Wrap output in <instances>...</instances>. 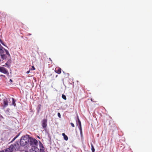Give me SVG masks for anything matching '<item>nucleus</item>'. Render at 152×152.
<instances>
[{
	"mask_svg": "<svg viewBox=\"0 0 152 152\" xmlns=\"http://www.w3.org/2000/svg\"><path fill=\"white\" fill-rule=\"evenodd\" d=\"M55 72L58 74H60L61 73V69L60 67H56L55 70Z\"/></svg>",
	"mask_w": 152,
	"mask_h": 152,
	"instance_id": "nucleus-7",
	"label": "nucleus"
},
{
	"mask_svg": "<svg viewBox=\"0 0 152 152\" xmlns=\"http://www.w3.org/2000/svg\"><path fill=\"white\" fill-rule=\"evenodd\" d=\"M62 97L63 99L64 100H66V96L64 94H62Z\"/></svg>",
	"mask_w": 152,
	"mask_h": 152,
	"instance_id": "nucleus-17",
	"label": "nucleus"
},
{
	"mask_svg": "<svg viewBox=\"0 0 152 152\" xmlns=\"http://www.w3.org/2000/svg\"><path fill=\"white\" fill-rule=\"evenodd\" d=\"M11 62V60H9L7 62H8V64H10V63Z\"/></svg>",
	"mask_w": 152,
	"mask_h": 152,
	"instance_id": "nucleus-24",
	"label": "nucleus"
},
{
	"mask_svg": "<svg viewBox=\"0 0 152 152\" xmlns=\"http://www.w3.org/2000/svg\"><path fill=\"white\" fill-rule=\"evenodd\" d=\"M28 138L25 136H23L20 139V144L21 145L24 146L28 144Z\"/></svg>",
	"mask_w": 152,
	"mask_h": 152,
	"instance_id": "nucleus-2",
	"label": "nucleus"
},
{
	"mask_svg": "<svg viewBox=\"0 0 152 152\" xmlns=\"http://www.w3.org/2000/svg\"><path fill=\"white\" fill-rule=\"evenodd\" d=\"M28 145H37L38 144L37 141L35 139L30 137L28 138Z\"/></svg>",
	"mask_w": 152,
	"mask_h": 152,
	"instance_id": "nucleus-3",
	"label": "nucleus"
},
{
	"mask_svg": "<svg viewBox=\"0 0 152 152\" xmlns=\"http://www.w3.org/2000/svg\"><path fill=\"white\" fill-rule=\"evenodd\" d=\"M41 106V105L40 104H39L38 105V107H39V110H38V111H39L40 110Z\"/></svg>",
	"mask_w": 152,
	"mask_h": 152,
	"instance_id": "nucleus-22",
	"label": "nucleus"
},
{
	"mask_svg": "<svg viewBox=\"0 0 152 152\" xmlns=\"http://www.w3.org/2000/svg\"><path fill=\"white\" fill-rule=\"evenodd\" d=\"M5 51L6 52V54L7 55H8L9 56H10V54H9V52L7 50H5Z\"/></svg>",
	"mask_w": 152,
	"mask_h": 152,
	"instance_id": "nucleus-18",
	"label": "nucleus"
},
{
	"mask_svg": "<svg viewBox=\"0 0 152 152\" xmlns=\"http://www.w3.org/2000/svg\"><path fill=\"white\" fill-rule=\"evenodd\" d=\"M42 126L44 129L46 128L47 126V120L46 119H43L42 121Z\"/></svg>",
	"mask_w": 152,
	"mask_h": 152,
	"instance_id": "nucleus-6",
	"label": "nucleus"
},
{
	"mask_svg": "<svg viewBox=\"0 0 152 152\" xmlns=\"http://www.w3.org/2000/svg\"><path fill=\"white\" fill-rule=\"evenodd\" d=\"M3 66H7L8 68H10V65L9 64H8V62H7L5 65H3Z\"/></svg>",
	"mask_w": 152,
	"mask_h": 152,
	"instance_id": "nucleus-14",
	"label": "nucleus"
},
{
	"mask_svg": "<svg viewBox=\"0 0 152 152\" xmlns=\"http://www.w3.org/2000/svg\"><path fill=\"white\" fill-rule=\"evenodd\" d=\"M40 152H45L44 151L42 150V151H40Z\"/></svg>",
	"mask_w": 152,
	"mask_h": 152,
	"instance_id": "nucleus-29",
	"label": "nucleus"
},
{
	"mask_svg": "<svg viewBox=\"0 0 152 152\" xmlns=\"http://www.w3.org/2000/svg\"><path fill=\"white\" fill-rule=\"evenodd\" d=\"M49 60H50V61H52V60H51V58H49Z\"/></svg>",
	"mask_w": 152,
	"mask_h": 152,
	"instance_id": "nucleus-28",
	"label": "nucleus"
},
{
	"mask_svg": "<svg viewBox=\"0 0 152 152\" xmlns=\"http://www.w3.org/2000/svg\"><path fill=\"white\" fill-rule=\"evenodd\" d=\"M63 73L64 74V75H65V76H66V77H69V74H68V73H67V74H66L65 73V72H64V71H63Z\"/></svg>",
	"mask_w": 152,
	"mask_h": 152,
	"instance_id": "nucleus-16",
	"label": "nucleus"
},
{
	"mask_svg": "<svg viewBox=\"0 0 152 152\" xmlns=\"http://www.w3.org/2000/svg\"><path fill=\"white\" fill-rule=\"evenodd\" d=\"M12 104L14 105V106H15L16 105V104L15 103V100L13 98H12Z\"/></svg>",
	"mask_w": 152,
	"mask_h": 152,
	"instance_id": "nucleus-13",
	"label": "nucleus"
},
{
	"mask_svg": "<svg viewBox=\"0 0 152 152\" xmlns=\"http://www.w3.org/2000/svg\"><path fill=\"white\" fill-rule=\"evenodd\" d=\"M19 145L17 143L11 145L9 148L5 150L4 152H15L19 148Z\"/></svg>",
	"mask_w": 152,
	"mask_h": 152,
	"instance_id": "nucleus-1",
	"label": "nucleus"
},
{
	"mask_svg": "<svg viewBox=\"0 0 152 152\" xmlns=\"http://www.w3.org/2000/svg\"><path fill=\"white\" fill-rule=\"evenodd\" d=\"M77 119L78 121V124L79 125V129L80 130V132L81 133H82V127H81V122L78 116H77Z\"/></svg>",
	"mask_w": 152,
	"mask_h": 152,
	"instance_id": "nucleus-9",
	"label": "nucleus"
},
{
	"mask_svg": "<svg viewBox=\"0 0 152 152\" xmlns=\"http://www.w3.org/2000/svg\"><path fill=\"white\" fill-rule=\"evenodd\" d=\"M62 135L63 136L64 139L65 140L67 141V140H68V137L66 135H65V133H62Z\"/></svg>",
	"mask_w": 152,
	"mask_h": 152,
	"instance_id": "nucleus-11",
	"label": "nucleus"
},
{
	"mask_svg": "<svg viewBox=\"0 0 152 152\" xmlns=\"http://www.w3.org/2000/svg\"><path fill=\"white\" fill-rule=\"evenodd\" d=\"M57 76H58V75H56V77H57Z\"/></svg>",
	"mask_w": 152,
	"mask_h": 152,
	"instance_id": "nucleus-33",
	"label": "nucleus"
},
{
	"mask_svg": "<svg viewBox=\"0 0 152 152\" xmlns=\"http://www.w3.org/2000/svg\"><path fill=\"white\" fill-rule=\"evenodd\" d=\"M0 72L7 75L9 74L7 70L4 67L2 66H0Z\"/></svg>",
	"mask_w": 152,
	"mask_h": 152,
	"instance_id": "nucleus-4",
	"label": "nucleus"
},
{
	"mask_svg": "<svg viewBox=\"0 0 152 152\" xmlns=\"http://www.w3.org/2000/svg\"><path fill=\"white\" fill-rule=\"evenodd\" d=\"M32 148L30 150V152H37V151H38L39 149L37 147H35V146H32Z\"/></svg>",
	"mask_w": 152,
	"mask_h": 152,
	"instance_id": "nucleus-8",
	"label": "nucleus"
},
{
	"mask_svg": "<svg viewBox=\"0 0 152 152\" xmlns=\"http://www.w3.org/2000/svg\"><path fill=\"white\" fill-rule=\"evenodd\" d=\"M35 68L34 67V66H32V69H31V70H35Z\"/></svg>",
	"mask_w": 152,
	"mask_h": 152,
	"instance_id": "nucleus-20",
	"label": "nucleus"
},
{
	"mask_svg": "<svg viewBox=\"0 0 152 152\" xmlns=\"http://www.w3.org/2000/svg\"><path fill=\"white\" fill-rule=\"evenodd\" d=\"M0 42H1V43L4 46H6V45L4 44V43L2 42V41H1V40L0 39Z\"/></svg>",
	"mask_w": 152,
	"mask_h": 152,
	"instance_id": "nucleus-19",
	"label": "nucleus"
},
{
	"mask_svg": "<svg viewBox=\"0 0 152 152\" xmlns=\"http://www.w3.org/2000/svg\"><path fill=\"white\" fill-rule=\"evenodd\" d=\"M0 152H4V151H0Z\"/></svg>",
	"mask_w": 152,
	"mask_h": 152,
	"instance_id": "nucleus-31",
	"label": "nucleus"
},
{
	"mask_svg": "<svg viewBox=\"0 0 152 152\" xmlns=\"http://www.w3.org/2000/svg\"><path fill=\"white\" fill-rule=\"evenodd\" d=\"M39 147L40 148V151H42V150L44 151V148L43 144L39 141Z\"/></svg>",
	"mask_w": 152,
	"mask_h": 152,
	"instance_id": "nucleus-10",
	"label": "nucleus"
},
{
	"mask_svg": "<svg viewBox=\"0 0 152 152\" xmlns=\"http://www.w3.org/2000/svg\"><path fill=\"white\" fill-rule=\"evenodd\" d=\"M0 76H3L4 77H5V75H1Z\"/></svg>",
	"mask_w": 152,
	"mask_h": 152,
	"instance_id": "nucleus-27",
	"label": "nucleus"
},
{
	"mask_svg": "<svg viewBox=\"0 0 152 152\" xmlns=\"http://www.w3.org/2000/svg\"><path fill=\"white\" fill-rule=\"evenodd\" d=\"M58 115L59 118L61 117V114L59 113H58Z\"/></svg>",
	"mask_w": 152,
	"mask_h": 152,
	"instance_id": "nucleus-23",
	"label": "nucleus"
},
{
	"mask_svg": "<svg viewBox=\"0 0 152 152\" xmlns=\"http://www.w3.org/2000/svg\"><path fill=\"white\" fill-rule=\"evenodd\" d=\"M1 57L2 59H6V56L4 54H2L1 55Z\"/></svg>",
	"mask_w": 152,
	"mask_h": 152,
	"instance_id": "nucleus-12",
	"label": "nucleus"
},
{
	"mask_svg": "<svg viewBox=\"0 0 152 152\" xmlns=\"http://www.w3.org/2000/svg\"><path fill=\"white\" fill-rule=\"evenodd\" d=\"M30 70H28V71H27L26 72V73H27V74H28V73H29V72H30Z\"/></svg>",
	"mask_w": 152,
	"mask_h": 152,
	"instance_id": "nucleus-26",
	"label": "nucleus"
},
{
	"mask_svg": "<svg viewBox=\"0 0 152 152\" xmlns=\"http://www.w3.org/2000/svg\"><path fill=\"white\" fill-rule=\"evenodd\" d=\"M10 81L11 82H12V79H10Z\"/></svg>",
	"mask_w": 152,
	"mask_h": 152,
	"instance_id": "nucleus-30",
	"label": "nucleus"
},
{
	"mask_svg": "<svg viewBox=\"0 0 152 152\" xmlns=\"http://www.w3.org/2000/svg\"><path fill=\"white\" fill-rule=\"evenodd\" d=\"M70 124H71V126H72V127H75V125H74V124L73 123H70Z\"/></svg>",
	"mask_w": 152,
	"mask_h": 152,
	"instance_id": "nucleus-21",
	"label": "nucleus"
},
{
	"mask_svg": "<svg viewBox=\"0 0 152 152\" xmlns=\"http://www.w3.org/2000/svg\"><path fill=\"white\" fill-rule=\"evenodd\" d=\"M91 150L92 152H94L95 149L92 144H91Z\"/></svg>",
	"mask_w": 152,
	"mask_h": 152,
	"instance_id": "nucleus-15",
	"label": "nucleus"
},
{
	"mask_svg": "<svg viewBox=\"0 0 152 152\" xmlns=\"http://www.w3.org/2000/svg\"><path fill=\"white\" fill-rule=\"evenodd\" d=\"M10 101V99L7 98H5L3 99V102L4 107H6L8 105V101Z\"/></svg>",
	"mask_w": 152,
	"mask_h": 152,
	"instance_id": "nucleus-5",
	"label": "nucleus"
},
{
	"mask_svg": "<svg viewBox=\"0 0 152 152\" xmlns=\"http://www.w3.org/2000/svg\"><path fill=\"white\" fill-rule=\"evenodd\" d=\"M37 137H38L39 138V139L40 138V137H39V136H37Z\"/></svg>",
	"mask_w": 152,
	"mask_h": 152,
	"instance_id": "nucleus-32",
	"label": "nucleus"
},
{
	"mask_svg": "<svg viewBox=\"0 0 152 152\" xmlns=\"http://www.w3.org/2000/svg\"><path fill=\"white\" fill-rule=\"evenodd\" d=\"M18 136V135H17V136H16L15 137L14 139H13V140H14Z\"/></svg>",
	"mask_w": 152,
	"mask_h": 152,
	"instance_id": "nucleus-25",
	"label": "nucleus"
}]
</instances>
